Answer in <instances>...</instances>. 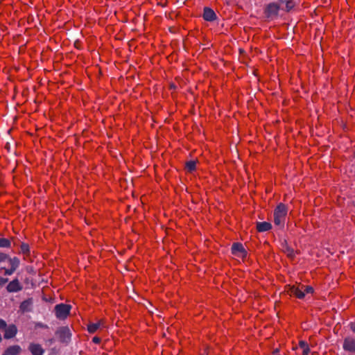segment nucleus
I'll return each instance as SVG.
<instances>
[{"label":"nucleus","mask_w":355,"mask_h":355,"mask_svg":"<svg viewBox=\"0 0 355 355\" xmlns=\"http://www.w3.org/2000/svg\"><path fill=\"white\" fill-rule=\"evenodd\" d=\"M288 211V207L283 202H279L274 209V223L276 226L283 228L285 223L286 217Z\"/></svg>","instance_id":"obj_1"},{"label":"nucleus","mask_w":355,"mask_h":355,"mask_svg":"<svg viewBox=\"0 0 355 355\" xmlns=\"http://www.w3.org/2000/svg\"><path fill=\"white\" fill-rule=\"evenodd\" d=\"M71 309V304L60 303L55 306L54 313L58 319L64 320L70 315Z\"/></svg>","instance_id":"obj_2"},{"label":"nucleus","mask_w":355,"mask_h":355,"mask_svg":"<svg viewBox=\"0 0 355 355\" xmlns=\"http://www.w3.org/2000/svg\"><path fill=\"white\" fill-rule=\"evenodd\" d=\"M300 285L301 283H299L297 286V284L294 285L286 284L284 286V293L290 296H294L297 299H304V292L302 291V286H300Z\"/></svg>","instance_id":"obj_3"},{"label":"nucleus","mask_w":355,"mask_h":355,"mask_svg":"<svg viewBox=\"0 0 355 355\" xmlns=\"http://www.w3.org/2000/svg\"><path fill=\"white\" fill-rule=\"evenodd\" d=\"M280 10V4L277 2H271L266 4L263 9V14L265 17L268 19H272L277 17Z\"/></svg>","instance_id":"obj_4"},{"label":"nucleus","mask_w":355,"mask_h":355,"mask_svg":"<svg viewBox=\"0 0 355 355\" xmlns=\"http://www.w3.org/2000/svg\"><path fill=\"white\" fill-rule=\"evenodd\" d=\"M58 340L61 343L68 344L71 341V332L67 326H62L58 328L55 331Z\"/></svg>","instance_id":"obj_5"},{"label":"nucleus","mask_w":355,"mask_h":355,"mask_svg":"<svg viewBox=\"0 0 355 355\" xmlns=\"http://www.w3.org/2000/svg\"><path fill=\"white\" fill-rule=\"evenodd\" d=\"M232 254L241 258L243 261L248 257V251L245 249L243 243L240 242H234L231 247Z\"/></svg>","instance_id":"obj_6"},{"label":"nucleus","mask_w":355,"mask_h":355,"mask_svg":"<svg viewBox=\"0 0 355 355\" xmlns=\"http://www.w3.org/2000/svg\"><path fill=\"white\" fill-rule=\"evenodd\" d=\"M106 324L107 319L105 318H102L95 323L89 322L87 324V330L89 334H95L100 328H105Z\"/></svg>","instance_id":"obj_7"},{"label":"nucleus","mask_w":355,"mask_h":355,"mask_svg":"<svg viewBox=\"0 0 355 355\" xmlns=\"http://www.w3.org/2000/svg\"><path fill=\"white\" fill-rule=\"evenodd\" d=\"M10 267L9 268H1V270H4L3 274L5 275H11L15 272V271L17 270V268L19 266L20 261L19 259L17 257H14L13 258H10L9 257V259L8 260Z\"/></svg>","instance_id":"obj_8"},{"label":"nucleus","mask_w":355,"mask_h":355,"mask_svg":"<svg viewBox=\"0 0 355 355\" xmlns=\"http://www.w3.org/2000/svg\"><path fill=\"white\" fill-rule=\"evenodd\" d=\"M22 289L23 286L17 278L10 282L6 286V290L8 293H17L21 291Z\"/></svg>","instance_id":"obj_9"},{"label":"nucleus","mask_w":355,"mask_h":355,"mask_svg":"<svg viewBox=\"0 0 355 355\" xmlns=\"http://www.w3.org/2000/svg\"><path fill=\"white\" fill-rule=\"evenodd\" d=\"M33 300L32 297H29L21 302L19 305V311L21 313L31 312L32 311Z\"/></svg>","instance_id":"obj_10"},{"label":"nucleus","mask_w":355,"mask_h":355,"mask_svg":"<svg viewBox=\"0 0 355 355\" xmlns=\"http://www.w3.org/2000/svg\"><path fill=\"white\" fill-rule=\"evenodd\" d=\"M202 17L207 21H214L217 19L215 12L209 7L204 8Z\"/></svg>","instance_id":"obj_11"},{"label":"nucleus","mask_w":355,"mask_h":355,"mask_svg":"<svg viewBox=\"0 0 355 355\" xmlns=\"http://www.w3.org/2000/svg\"><path fill=\"white\" fill-rule=\"evenodd\" d=\"M344 350L349 352H355V340L352 338H345L343 342Z\"/></svg>","instance_id":"obj_12"},{"label":"nucleus","mask_w":355,"mask_h":355,"mask_svg":"<svg viewBox=\"0 0 355 355\" xmlns=\"http://www.w3.org/2000/svg\"><path fill=\"white\" fill-rule=\"evenodd\" d=\"M17 333V327L15 324H10L5 328L4 338L10 339L15 336Z\"/></svg>","instance_id":"obj_13"},{"label":"nucleus","mask_w":355,"mask_h":355,"mask_svg":"<svg viewBox=\"0 0 355 355\" xmlns=\"http://www.w3.org/2000/svg\"><path fill=\"white\" fill-rule=\"evenodd\" d=\"M28 349L32 355H43L44 350L40 344L31 343Z\"/></svg>","instance_id":"obj_14"},{"label":"nucleus","mask_w":355,"mask_h":355,"mask_svg":"<svg viewBox=\"0 0 355 355\" xmlns=\"http://www.w3.org/2000/svg\"><path fill=\"white\" fill-rule=\"evenodd\" d=\"M20 250L19 253H21L24 255V259L27 260L31 256V248L28 243L21 242L20 243Z\"/></svg>","instance_id":"obj_15"},{"label":"nucleus","mask_w":355,"mask_h":355,"mask_svg":"<svg viewBox=\"0 0 355 355\" xmlns=\"http://www.w3.org/2000/svg\"><path fill=\"white\" fill-rule=\"evenodd\" d=\"M21 349L19 345H15L8 347L2 355H18L21 353Z\"/></svg>","instance_id":"obj_16"},{"label":"nucleus","mask_w":355,"mask_h":355,"mask_svg":"<svg viewBox=\"0 0 355 355\" xmlns=\"http://www.w3.org/2000/svg\"><path fill=\"white\" fill-rule=\"evenodd\" d=\"M271 229L272 225L268 222H257L256 224V230L258 232L269 231Z\"/></svg>","instance_id":"obj_17"},{"label":"nucleus","mask_w":355,"mask_h":355,"mask_svg":"<svg viewBox=\"0 0 355 355\" xmlns=\"http://www.w3.org/2000/svg\"><path fill=\"white\" fill-rule=\"evenodd\" d=\"M198 162V160H190L186 162L184 165V170L189 173H192L196 171V164Z\"/></svg>","instance_id":"obj_18"},{"label":"nucleus","mask_w":355,"mask_h":355,"mask_svg":"<svg viewBox=\"0 0 355 355\" xmlns=\"http://www.w3.org/2000/svg\"><path fill=\"white\" fill-rule=\"evenodd\" d=\"M281 3H285V8L283 10L290 12L296 6L295 0H279Z\"/></svg>","instance_id":"obj_19"},{"label":"nucleus","mask_w":355,"mask_h":355,"mask_svg":"<svg viewBox=\"0 0 355 355\" xmlns=\"http://www.w3.org/2000/svg\"><path fill=\"white\" fill-rule=\"evenodd\" d=\"M298 346L301 349H302V355H309L310 353V347L309 344L304 340H300L298 343Z\"/></svg>","instance_id":"obj_20"},{"label":"nucleus","mask_w":355,"mask_h":355,"mask_svg":"<svg viewBox=\"0 0 355 355\" xmlns=\"http://www.w3.org/2000/svg\"><path fill=\"white\" fill-rule=\"evenodd\" d=\"M11 240L6 238H0V248H10Z\"/></svg>","instance_id":"obj_21"},{"label":"nucleus","mask_w":355,"mask_h":355,"mask_svg":"<svg viewBox=\"0 0 355 355\" xmlns=\"http://www.w3.org/2000/svg\"><path fill=\"white\" fill-rule=\"evenodd\" d=\"M285 253H286V256L288 259H294L295 257V252L294 249L288 245H286L285 248Z\"/></svg>","instance_id":"obj_22"},{"label":"nucleus","mask_w":355,"mask_h":355,"mask_svg":"<svg viewBox=\"0 0 355 355\" xmlns=\"http://www.w3.org/2000/svg\"><path fill=\"white\" fill-rule=\"evenodd\" d=\"M300 286H302V290L305 293H311L313 294L314 293V288L313 286L309 285H304L301 284Z\"/></svg>","instance_id":"obj_23"},{"label":"nucleus","mask_w":355,"mask_h":355,"mask_svg":"<svg viewBox=\"0 0 355 355\" xmlns=\"http://www.w3.org/2000/svg\"><path fill=\"white\" fill-rule=\"evenodd\" d=\"M180 16V13H175V12L171 11L170 12L168 15H166V17L170 19H173L174 18L177 19Z\"/></svg>","instance_id":"obj_24"},{"label":"nucleus","mask_w":355,"mask_h":355,"mask_svg":"<svg viewBox=\"0 0 355 355\" xmlns=\"http://www.w3.org/2000/svg\"><path fill=\"white\" fill-rule=\"evenodd\" d=\"M9 259V255L3 252H0V263L3 262Z\"/></svg>","instance_id":"obj_25"},{"label":"nucleus","mask_w":355,"mask_h":355,"mask_svg":"<svg viewBox=\"0 0 355 355\" xmlns=\"http://www.w3.org/2000/svg\"><path fill=\"white\" fill-rule=\"evenodd\" d=\"M74 47L77 49H81L82 48V43L80 40H77L74 42Z\"/></svg>","instance_id":"obj_26"},{"label":"nucleus","mask_w":355,"mask_h":355,"mask_svg":"<svg viewBox=\"0 0 355 355\" xmlns=\"http://www.w3.org/2000/svg\"><path fill=\"white\" fill-rule=\"evenodd\" d=\"M35 327H39V328H42V329H48L49 328L47 324H43L42 322L36 323Z\"/></svg>","instance_id":"obj_27"},{"label":"nucleus","mask_w":355,"mask_h":355,"mask_svg":"<svg viewBox=\"0 0 355 355\" xmlns=\"http://www.w3.org/2000/svg\"><path fill=\"white\" fill-rule=\"evenodd\" d=\"M92 342L95 344H100L101 343V338L98 336H94L92 338Z\"/></svg>","instance_id":"obj_28"},{"label":"nucleus","mask_w":355,"mask_h":355,"mask_svg":"<svg viewBox=\"0 0 355 355\" xmlns=\"http://www.w3.org/2000/svg\"><path fill=\"white\" fill-rule=\"evenodd\" d=\"M177 89V85L174 83H170L168 85V89L170 90H175Z\"/></svg>","instance_id":"obj_29"},{"label":"nucleus","mask_w":355,"mask_h":355,"mask_svg":"<svg viewBox=\"0 0 355 355\" xmlns=\"http://www.w3.org/2000/svg\"><path fill=\"white\" fill-rule=\"evenodd\" d=\"M6 327H7L6 322L3 320L0 319V329H5Z\"/></svg>","instance_id":"obj_30"},{"label":"nucleus","mask_w":355,"mask_h":355,"mask_svg":"<svg viewBox=\"0 0 355 355\" xmlns=\"http://www.w3.org/2000/svg\"><path fill=\"white\" fill-rule=\"evenodd\" d=\"M8 281V279L3 278L0 276V286L4 285Z\"/></svg>","instance_id":"obj_31"},{"label":"nucleus","mask_w":355,"mask_h":355,"mask_svg":"<svg viewBox=\"0 0 355 355\" xmlns=\"http://www.w3.org/2000/svg\"><path fill=\"white\" fill-rule=\"evenodd\" d=\"M5 32V26L0 24V38L1 37H3V35L1 34V33H4Z\"/></svg>","instance_id":"obj_32"},{"label":"nucleus","mask_w":355,"mask_h":355,"mask_svg":"<svg viewBox=\"0 0 355 355\" xmlns=\"http://www.w3.org/2000/svg\"><path fill=\"white\" fill-rule=\"evenodd\" d=\"M349 327L350 328V329L354 332L355 333V322H350L349 324Z\"/></svg>","instance_id":"obj_33"},{"label":"nucleus","mask_w":355,"mask_h":355,"mask_svg":"<svg viewBox=\"0 0 355 355\" xmlns=\"http://www.w3.org/2000/svg\"><path fill=\"white\" fill-rule=\"evenodd\" d=\"M278 352H279V349L277 348V349L273 350L272 354L277 353Z\"/></svg>","instance_id":"obj_34"},{"label":"nucleus","mask_w":355,"mask_h":355,"mask_svg":"<svg viewBox=\"0 0 355 355\" xmlns=\"http://www.w3.org/2000/svg\"><path fill=\"white\" fill-rule=\"evenodd\" d=\"M19 241H19V239H17L16 242H15V241H14V245H17Z\"/></svg>","instance_id":"obj_35"},{"label":"nucleus","mask_w":355,"mask_h":355,"mask_svg":"<svg viewBox=\"0 0 355 355\" xmlns=\"http://www.w3.org/2000/svg\"><path fill=\"white\" fill-rule=\"evenodd\" d=\"M243 51H243V49H239V52H240L241 53H243Z\"/></svg>","instance_id":"obj_36"},{"label":"nucleus","mask_w":355,"mask_h":355,"mask_svg":"<svg viewBox=\"0 0 355 355\" xmlns=\"http://www.w3.org/2000/svg\"><path fill=\"white\" fill-rule=\"evenodd\" d=\"M11 240L15 241V240H16V238L15 237H11Z\"/></svg>","instance_id":"obj_37"}]
</instances>
